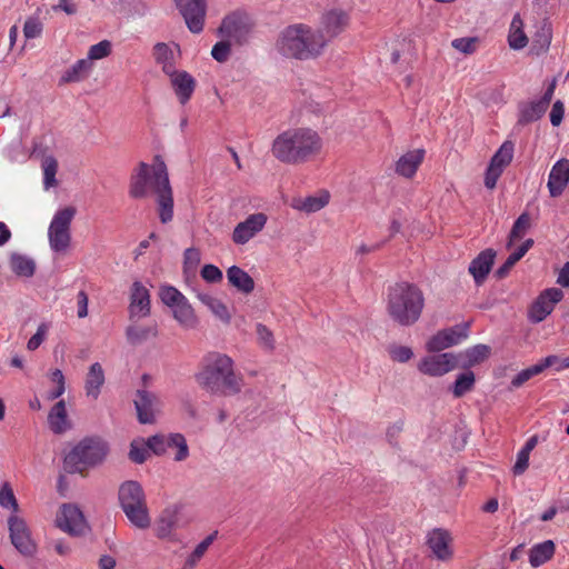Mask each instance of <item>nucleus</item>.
<instances>
[{"label": "nucleus", "instance_id": "obj_1", "mask_svg": "<svg viewBox=\"0 0 569 569\" xmlns=\"http://www.w3.org/2000/svg\"><path fill=\"white\" fill-rule=\"evenodd\" d=\"M156 194L159 218L162 223L173 219V194L166 163L158 157L152 166L140 162L131 176L129 194L134 199Z\"/></svg>", "mask_w": 569, "mask_h": 569}, {"label": "nucleus", "instance_id": "obj_2", "mask_svg": "<svg viewBox=\"0 0 569 569\" xmlns=\"http://www.w3.org/2000/svg\"><path fill=\"white\" fill-rule=\"evenodd\" d=\"M323 141L311 128H290L276 137L271 152L282 163L301 164L320 156Z\"/></svg>", "mask_w": 569, "mask_h": 569}, {"label": "nucleus", "instance_id": "obj_3", "mask_svg": "<svg viewBox=\"0 0 569 569\" xmlns=\"http://www.w3.org/2000/svg\"><path fill=\"white\" fill-rule=\"evenodd\" d=\"M326 42L322 32L300 23L289 26L280 33L277 48L286 57L305 60L319 56Z\"/></svg>", "mask_w": 569, "mask_h": 569}, {"label": "nucleus", "instance_id": "obj_4", "mask_svg": "<svg viewBox=\"0 0 569 569\" xmlns=\"http://www.w3.org/2000/svg\"><path fill=\"white\" fill-rule=\"evenodd\" d=\"M194 378L202 389L217 395H237L243 387V378L234 371L231 358H216L203 366Z\"/></svg>", "mask_w": 569, "mask_h": 569}, {"label": "nucleus", "instance_id": "obj_5", "mask_svg": "<svg viewBox=\"0 0 569 569\" xmlns=\"http://www.w3.org/2000/svg\"><path fill=\"white\" fill-rule=\"evenodd\" d=\"M421 290L408 282H399L389 288L388 311L393 320L403 326L415 323L423 309Z\"/></svg>", "mask_w": 569, "mask_h": 569}, {"label": "nucleus", "instance_id": "obj_6", "mask_svg": "<svg viewBox=\"0 0 569 569\" xmlns=\"http://www.w3.org/2000/svg\"><path fill=\"white\" fill-rule=\"evenodd\" d=\"M120 507L128 520L138 529H147L151 518L142 486L138 481H124L118 491Z\"/></svg>", "mask_w": 569, "mask_h": 569}, {"label": "nucleus", "instance_id": "obj_7", "mask_svg": "<svg viewBox=\"0 0 569 569\" xmlns=\"http://www.w3.org/2000/svg\"><path fill=\"white\" fill-rule=\"evenodd\" d=\"M108 453V445L99 437L82 439L64 458L69 472H83L87 468L101 463Z\"/></svg>", "mask_w": 569, "mask_h": 569}, {"label": "nucleus", "instance_id": "obj_8", "mask_svg": "<svg viewBox=\"0 0 569 569\" xmlns=\"http://www.w3.org/2000/svg\"><path fill=\"white\" fill-rule=\"evenodd\" d=\"M76 214L73 207H66L58 210L49 226V243L53 251L61 252L67 250L70 244V226Z\"/></svg>", "mask_w": 569, "mask_h": 569}, {"label": "nucleus", "instance_id": "obj_9", "mask_svg": "<svg viewBox=\"0 0 569 569\" xmlns=\"http://www.w3.org/2000/svg\"><path fill=\"white\" fill-rule=\"evenodd\" d=\"M8 528L10 532V540L14 548L23 556H33L37 550V545L31 538L30 530L26 521L12 515L8 519Z\"/></svg>", "mask_w": 569, "mask_h": 569}, {"label": "nucleus", "instance_id": "obj_10", "mask_svg": "<svg viewBox=\"0 0 569 569\" xmlns=\"http://www.w3.org/2000/svg\"><path fill=\"white\" fill-rule=\"evenodd\" d=\"M469 325H457L438 331L432 336L426 347L429 352H440L447 348L460 343L468 337Z\"/></svg>", "mask_w": 569, "mask_h": 569}, {"label": "nucleus", "instance_id": "obj_11", "mask_svg": "<svg viewBox=\"0 0 569 569\" xmlns=\"http://www.w3.org/2000/svg\"><path fill=\"white\" fill-rule=\"evenodd\" d=\"M176 3L188 29L192 33H200L204 26L206 0H176Z\"/></svg>", "mask_w": 569, "mask_h": 569}, {"label": "nucleus", "instance_id": "obj_12", "mask_svg": "<svg viewBox=\"0 0 569 569\" xmlns=\"http://www.w3.org/2000/svg\"><path fill=\"white\" fill-rule=\"evenodd\" d=\"M563 297V292L558 288H550L542 291L533 301L529 309V318L532 322H541L549 316L556 303Z\"/></svg>", "mask_w": 569, "mask_h": 569}, {"label": "nucleus", "instance_id": "obj_13", "mask_svg": "<svg viewBox=\"0 0 569 569\" xmlns=\"http://www.w3.org/2000/svg\"><path fill=\"white\" fill-rule=\"evenodd\" d=\"M268 217L263 212L250 214L244 221L239 222L232 232V241L236 244H246L256 237L264 227Z\"/></svg>", "mask_w": 569, "mask_h": 569}, {"label": "nucleus", "instance_id": "obj_14", "mask_svg": "<svg viewBox=\"0 0 569 569\" xmlns=\"http://www.w3.org/2000/svg\"><path fill=\"white\" fill-rule=\"evenodd\" d=\"M556 89V80H553L546 89L543 96L536 101H531L521 106L518 122L527 124L540 119L547 111Z\"/></svg>", "mask_w": 569, "mask_h": 569}, {"label": "nucleus", "instance_id": "obj_15", "mask_svg": "<svg viewBox=\"0 0 569 569\" xmlns=\"http://www.w3.org/2000/svg\"><path fill=\"white\" fill-rule=\"evenodd\" d=\"M548 368H553L556 372L569 368V358H545L537 365L521 370L511 381L512 388H519L532 377L541 373Z\"/></svg>", "mask_w": 569, "mask_h": 569}, {"label": "nucleus", "instance_id": "obj_16", "mask_svg": "<svg viewBox=\"0 0 569 569\" xmlns=\"http://www.w3.org/2000/svg\"><path fill=\"white\" fill-rule=\"evenodd\" d=\"M57 526L70 535H81L86 530V520L81 510L74 505H63L57 517Z\"/></svg>", "mask_w": 569, "mask_h": 569}, {"label": "nucleus", "instance_id": "obj_17", "mask_svg": "<svg viewBox=\"0 0 569 569\" xmlns=\"http://www.w3.org/2000/svg\"><path fill=\"white\" fill-rule=\"evenodd\" d=\"M181 506L171 505L164 508L158 517L154 526L156 536L159 539L171 538L174 530L181 527Z\"/></svg>", "mask_w": 569, "mask_h": 569}, {"label": "nucleus", "instance_id": "obj_18", "mask_svg": "<svg viewBox=\"0 0 569 569\" xmlns=\"http://www.w3.org/2000/svg\"><path fill=\"white\" fill-rule=\"evenodd\" d=\"M138 420L140 423H153L159 412L160 400L158 397L146 390H138L134 399Z\"/></svg>", "mask_w": 569, "mask_h": 569}, {"label": "nucleus", "instance_id": "obj_19", "mask_svg": "<svg viewBox=\"0 0 569 569\" xmlns=\"http://www.w3.org/2000/svg\"><path fill=\"white\" fill-rule=\"evenodd\" d=\"M150 315L149 290L139 281L132 283L130 292V320L141 319Z\"/></svg>", "mask_w": 569, "mask_h": 569}, {"label": "nucleus", "instance_id": "obj_20", "mask_svg": "<svg viewBox=\"0 0 569 569\" xmlns=\"http://www.w3.org/2000/svg\"><path fill=\"white\" fill-rule=\"evenodd\" d=\"M179 54L180 47L177 43L157 42L152 48V58L166 76L177 69V57Z\"/></svg>", "mask_w": 569, "mask_h": 569}, {"label": "nucleus", "instance_id": "obj_21", "mask_svg": "<svg viewBox=\"0 0 569 569\" xmlns=\"http://www.w3.org/2000/svg\"><path fill=\"white\" fill-rule=\"evenodd\" d=\"M451 542L452 537L446 529L436 528L428 532L427 545L439 560L446 561L452 558Z\"/></svg>", "mask_w": 569, "mask_h": 569}, {"label": "nucleus", "instance_id": "obj_22", "mask_svg": "<svg viewBox=\"0 0 569 569\" xmlns=\"http://www.w3.org/2000/svg\"><path fill=\"white\" fill-rule=\"evenodd\" d=\"M496 256V251L488 248L471 260L468 271L472 276L476 284L480 286L485 282L495 263Z\"/></svg>", "mask_w": 569, "mask_h": 569}, {"label": "nucleus", "instance_id": "obj_23", "mask_svg": "<svg viewBox=\"0 0 569 569\" xmlns=\"http://www.w3.org/2000/svg\"><path fill=\"white\" fill-rule=\"evenodd\" d=\"M168 77L179 102L186 104L194 92L196 79L189 72L178 71L177 69Z\"/></svg>", "mask_w": 569, "mask_h": 569}, {"label": "nucleus", "instance_id": "obj_24", "mask_svg": "<svg viewBox=\"0 0 569 569\" xmlns=\"http://www.w3.org/2000/svg\"><path fill=\"white\" fill-rule=\"evenodd\" d=\"M569 182V160L561 159L557 161L548 177V190L551 197L561 196Z\"/></svg>", "mask_w": 569, "mask_h": 569}, {"label": "nucleus", "instance_id": "obj_25", "mask_svg": "<svg viewBox=\"0 0 569 569\" xmlns=\"http://www.w3.org/2000/svg\"><path fill=\"white\" fill-rule=\"evenodd\" d=\"M425 154V149H415L406 152L396 162V173L403 178L411 179L423 162Z\"/></svg>", "mask_w": 569, "mask_h": 569}, {"label": "nucleus", "instance_id": "obj_26", "mask_svg": "<svg viewBox=\"0 0 569 569\" xmlns=\"http://www.w3.org/2000/svg\"><path fill=\"white\" fill-rule=\"evenodd\" d=\"M248 33L247 24L239 14L227 16L219 27V34L223 38L233 39L240 42Z\"/></svg>", "mask_w": 569, "mask_h": 569}, {"label": "nucleus", "instance_id": "obj_27", "mask_svg": "<svg viewBox=\"0 0 569 569\" xmlns=\"http://www.w3.org/2000/svg\"><path fill=\"white\" fill-rule=\"evenodd\" d=\"M457 358H422L419 370L432 377L442 376L457 367Z\"/></svg>", "mask_w": 569, "mask_h": 569}, {"label": "nucleus", "instance_id": "obj_28", "mask_svg": "<svg viewBox=\"0 0 569 569\" xmlns=\"http://www.w3.org/2000/svg\"><path fill=\"white\" fill-rule=\"evenodd\" d=\"M93 69V62L83 58L77 60L72 66L64 70L60 78V83H76L84 80Z\"/></svg>", "mask_w": 569, "mask_h": 569}, {"label": "nucleus", "instance_id": "obj_29", "mask_svg": "<svg viewBox=\"0 0 569 569\" xmlns=\"http://www.w3.org/2000/svg\"><path fill=\"white\" fill-rule=\"evenodd\" d=\"M229 283L242 293L249 295L254 289L252 277L238 266H232L227 270Z\"/></svg>", "mask_w": 569, "mask_h": 569}, {"label": "nucleus", "instance_id": "obj_30", "mask_svg": "<svg viewBox=\"0 0 569 569\" xmlns=\"http://www.w3.org/2000/svg\"><path fill=\"white\" fill-rule=\"evenodd\" d=\"M322 23L326 32L335 37L347 28L349 16L342 10H331L323 16Z\"/></svg>", "mask_w": 569, "mask_h": 569}, {"label": "nucleus", "instance_id": "obj_31", "mask_svg": "<svg viewBox=\"0 0 569 569\" xmlns=\"http://www.w3.org/2000/svg\"><path fill=\"white\" fill-rule=\"evenodd\" d=\"M329 198V193L323 192L319 196L293 199L291 206L292 208L307 213L317 212L328 204Z\"/></svg>", "mask_w": 569, "mask_h": 569}, {"label": "nucleus", "instance_id": "obj_32", "mask_svg": "<svg viewBox=\"0 0 569 569\" xmlns=\"http://www.w3.org/2000/svg\"><path fill=\"white\" fill-rule=\"evenodd\" d=\"M104 383V373L100 363H93L86 379V393L88 397L97 399L100 395V388Z\"/></svg>", "mask_w": 569, "mask_h": 569}, {"label": "nucleus", "instance_id": "obj_33", "mask_svg": "<svg viewBox=\"0 0 569 569\" xmlns=\"http://www.w3.org/2000/svg\"><path fill=\"white\" fill-rule=\"evenodd\" d=\"M556 546L552 540L535 545L530 549L529 561L532 567H539L550 560L555 555Z\"/></svg>", "mask_w": 569, "mask_h": 569}, {"label": "nucleus", "instance_id": "obj_34", "mask_svg": "<svg viewBox=\"0 0 569 569\" xmlns=\"http://www.w3.org/2000/svg\"><path fill=\"white\" fill-rule=\"evenodd\" d=\"M158 333V328L156 323L148 326H137L131 325L126 330L127 339L132 345H139L149 338L156 337Z\"/></svg>", "mask_w": 569, "mask_h": 569}, {"label": "nucleus", "instance_id": "obj_35", "mask_svg": "<svg viewBox=\"0 0 569 569\" xmlns=\"http://www.w3.org/2000/svg\"><path fill=\"white\" fill-rule=\"evenodd\" d=\"M199 300L209 308V310L222 322L229 323L231 315L227 306L218 298L207 293H199Z\"/></svg>", "mask_w": 569, "mask_h": 569}, {"label": "nucleus", "instance_id": "obj_36", "mask_svg": "<svg viewBox=\"0 0 569 569\" xmlns=\"http://www.w3.org/2000/svg\"><path fill=\"white\" fill-rule=\"evenodd\" d=\"M48 420L54 433H61L67 429V409L63 400L58 401L52 407Z\"/></svg>", "mask_w": 569, "mask_h": 569}, {"label": "nucleus", "instance_id": "obj_37", "mask_svg": "<svg viewBox=\"0 0 569 569\" xmlns=\"http://www.w3.org/2000/svg\"><path fill=\"white\" fill-rule=\"evenodd\" d=\"M523 22L519 14H516L512 18L511 24H510V31L508 37L509 46L515 49L519 50L527 46L528 38L526 33L522 30Z\"/></svg>", "mask_w": 569, "mask_h": 569}, {"label": "nucleus", "instance_id": "obj_38", "mask_svg": "<svg viewBox=\"0 0 569 569\" xmlns=\"http://www.w3.org/2000/svg\"><path fill=\"white\" fill-rule=\"evenodd\" d=\"M172 313L173 318L184 328L191 329L194 328L198 323L193 308L188 302V299L172 308Z\"/></svg>", "mask_w": 569, "mask_h": 569}, {"label": "nucleus", "instance_id": "obj_39", "mask_svg": "<svg viewBox=\"0 0 569 569\" xmlns=\"http://www.w3.org/2000/svg\"><path fill=\"white\" fill-rule=\"evenodd\" d=\"M10 267L17 276L32 277L36 270L34 261L28 257L13 253L10 258Z\"/></svg>", "mask_w": 569, "mask_h": 569}, {"label": "nucleus", "instance_id": "obj_40", "mask_svg": "<svg viewBox=\"0 0 569 569\" xmlns=\"http://www.w3.org/2000/svg\"><path fill=\"white\" fill-rule=\"evenodd\" d=\"M515 144L511 141H505L496 151L490 160V164L505 170L513 158Z\"/></svg>", "mask_w": 569, "mask_h": 569}, {"label": "nucleus", "instance_id": "obj_41", "mask_svg": "<svg viewBox=\"0 0 569 569\" xmlns=\"http://www.w3.org/2000/svg\"><path fill=\"white\" fill-rule=\"evenodd\" d=\"M530 216L527 212L521 213L515 221L512 229L509 233V240L507 247L510 248L516 241L523 238L528 229L530 228Z\"/></svg>", "mask_w": 569, "mask_h": 569}, {"label": "nucleus", "instance_id": "obj_42", "mask_svg": "<svg viewBox=\"0 0 569 569\" xmlns=\"http://www.w3.org/2000/svg\"><path fill=\"white\" fill-rule=\"evenodd\" d=\"M42 171H43V186L46 189L51 187H56L58 181L56 179V174L58 171V161L52 156H47L42 160Z\"/></svg>", "mask_w": 569, "mask_h": 569}, {"label": "nucleus", "instance_id": "obj_43", "mask_svg": "<svg viewBox=\"0 0 569 569\" xmlns=\"http://www.w3.org/2000/svg\"><path fill=\"white\" fill-rule=\"evenodd\" d=\"M159 297L161 301L171 309L187 300L177 288L168 284L160 287Z\"/></svg>", "mask_w": 569, "mask_h": 569}, {"label": "nucleus", "instance_id": "obj_44", "mask_svg": "<svg viewBox=\"0 0 569 569\" xmlns=\"http://www.w3.org/2000/svg\"><path fill=\"white\" fill-rule=\"evenodd\" d=\"M168 448L177 449V452L174 455L176 461H183L189 456L187 440L184 436L181 433H171L168 436Z\"/></svg>", "mask_w": 569, "mask_h": 569}, {"label": "nucleus", "instance_id": "obj_45", "mask_svg": "<svg viewBox=\"0 0 569 569\" xmlns=\"http://www.w3.org/2000/svg\"><path fill=\"white\" fill-rule=\"evenodd\" d=\"M475 385V375L472 371H466L456 379L452 392L456 398H460L470 391Z\"/></svg>", "mask_w": 569, "mask_h": 569}, {"label": "nucleus", "instance_id": "obj_46", "mask_svg": "<svg viewBox=\"0 0 569 569\" xmlns=\"http://www.w3.org/2000/svg\"><path fill=\"white\" fill-rule=\"evenodd\" d=\"M217 532H213L209 535L207 538H204L192 551V553L189 556V558L186 561V567L189 569H192L198 561L203 557L210 545L216 539Z\"/></svg>", "mask_w": 569, "mask_h": 569}, {"label": "nucleus", "instance_id": "obj_47", "mask_svg": "<svg viewBox=\"0 0 569 569\" xmlns=\"http://www.w3.org/2000/svg\"><path fill=\"white\" fill-rule=\"evenodd\" d=\"M480 44V39L478 37H463L457 38L451 41L452 48L463 54H472L475 53Z\"/></svg>", "mask_w": 569, "mask_h": 569}, {"label": "nucleus", "instance_id": "obj_48", "mask_svg": "<svg viewBox=\"0 0 569 569\" xmlns=\"http://www.w3.org/2000/svg\"><path fill=\"white\" fill-rule=\"evenodd\" d=\"M0 506L12 510L14 513L19 510V505L10 483L4 482L0 487Z\"/></svg>", "mask_w": 569, "mask_h": 569}, {"label": "nucleus", "instance_id": "obj_49", "mask_svg": "<svg viewBox=\"0 0 569 569\" xmlns=\"http://www.w3.org/2000/svg\"><path fill=\"white\" fill-rule=\"evenodd\" d=\"M111 51V42L109 40H102L89 48L87 59H90V61L93 62L94 60L107 58L110 56Z\"/></svg>", "mask_w": 569, "mask_h": 569}, {"label": "nucleus", "instance_id": "obj_50", "mask_svg": "<svg viewBox=\"0 0 569 569\" xmlns=\"http://www.w3.org/2000/svg\"><path fill=\"white\" fill-rule=\"evenodd\" d=\"M149 456V449L147 445L139 441H132L130 445L129 458L131 461L136 463H142L147 460Z\"/></svg>", "mask_w": 569, "mask_h": 569}, {"label": "nucleus", "instance_id": "obj_51", "mask_svg": "<svg viewBox=\"0 0 569 569\" xmlns=\"http://www.w3.org/2000/svg\"><path fill=\"white\" fill-rule=\"evenodd\" d=\"M231 52L230 42L227 40H222L217 42L211 50V56L218 62H224L228 60Z\"/></svg>", "mask_w": 569, "mask_h": 569}, {"label": "nucleus", "instance_id": "obj_52", "mask_svg": "<svg viewBox=\"0 0 569 569\" xmlns=\"http://www.w3.org/2000/svg\"><path fill=\"white\" fill-rule=\"evenodd\" d=\"M201 277L209 283L220 282L223 278L222 271L214 264H204L201 269Z\"/></svg>", "mask_w": 569, "mask_h": 569}, {"label": "nucleus", "instance_id": "obj_53", "mask_svg": "<svg viewBox=\"0 0 569 569\" xmlns=\"http://www.w3.org/2000/svg\"><path fill=\"white\" fill-rule=\"evenodd\" d=\"M42 23L38 18H29L23 26V33L27 39H33L41 34Z\"/></svg>", "mask_w": 569, "mask_h": 569}, {"label": "nucleus", "instance_id": "obj_54", "mask_svg": "<svg viewBox=\"0 0 569 569\" xmlns=\"http://www.w3.org/2000/svg\"><path fill=\"white\" fill-rule=\"evenodd\" d=\"M147 447L156 455H162L168 448V437L152 436L148 439Z\"/></svg>", "mask_w": 569, "mask_h": 569}, {"label": "nucleus", "instance_id": "obj_55", "mask_svg": "<svg viewBox=\"0 0 569 569\" xmlns=\"http://www.w3.org/2000/svg\"><path fill=\"white\" fill-rule=\"evenodd\" d=\"M49 331V326L47 323H41L37 332L29 339L27 347L30 351H34L44 340L47 333Z\"/></svg>", "mask_w": 569, "mask_h": 569}, {"label": "nucleus", "instance_id": "obj_56", "mask_svg": "<svg viewBox=\"0 0 569 569\" xmlns=\"http://www.w3.org/2000/svg\"><path fill=\"white\" fill-rule=\"evenodd\" d=\"M256 332H257L259 342L261 345H263L268 350H272V348H273L272 332L262 323L257 325Z\"/></svg>", "mask_w": 569, "mask_h": 569}, {"label": "nucleus", "instance_id": "obj_57", "mask_svg": "<svg viewBox=\"0 0 569 569\" xmlns=\"http://www.w3.org/2000/svg\"><path fill=\"white\" fill-rule=\"evenodd\" d=\"M503 170L497 167H493L489 163L486 173H485V186L492 190L496 188L498 179L501 177Z\"/></svg>", "mask_w": 569, "mask_h": 569}, {"label": "nucleus", "instance_id": "obj_58", "mask_svg": "<svg viewBox=\"0 0 569 569\" xmlns=\"http://www.w3.org/2000/svg\"><path fill=\"white\" fill-rule=\"evenodd\" d=\"M565 114V106L563 102L560 100H557L551 108L550 111V122L553 127H558L563 119Z\"/></svg>", "mask_w": 569, "mask_h": 569}, {"label": "nucleus", "instance_id": "obj_59", "mask_svg": "<svg viewBox=\"0 0 569 569\" xmlns=\"http://www.w3.org/2000/svg\"><path fill=\"white\" fill-rule=\"evenodd\" d=\"M529 466V453H527L523 450H520L517 455V461L513 466V473L515 475H521L526 471V469Z\"/></svg>", "mask_w": 569, "mask_h": 569}, {"label": "nucleus", "instance_id": "obj_60", "mask_svg": "<svg viewBox=\"0 0 569 569\" xmlns=\"http://www.w3.org/2000/svg\"><path fill=\"white\" fill-rule=\"evenodd\" d=\"M88 295L83 290L79 291L77 295V316L79 318H84L88 316Z\"/></svg>", "mask_w": 569, "mask_h": 569}, {"label": "nucleus", "instance_id": "obj_61", "mask_svg": "<svg viewBox=\"0 0 569 569\" xmlns=\"http://www.w3.org/2000/svg\"><path fill=\"white\" fill-rule=\"evenodd\" d=\"M517 262L518 260L510 254L503 264L496 271V277L498 279L505 278Z\"/></svg>", "mask_w": 569, "mask_h": 569}, {"label": "nucleus", "instance_id": "obj_62", "mask_svg": "<svg viewBox=\"0 0 569 569\" xmlns=\"http://www.w3.org/2000/svg\"><path fill=\"white\" fill-rule=\"evenodd\" d=\"M532 246L533 240L527 239L517 248L515 252L511 253V256L519 261L531 249Z\"/></svg>", "mask_w": 569, "mask_h": 569}, {"label": "nucleus", "instance_id": "obj_63", "mask_svg": "<svg viewBox=\"0 0 569 569\" xmlns=\"http://www.w3.org/2000/svg\"><path fill=\"white\" fill-rule=\"evenodd\" d=\"M491 348L487 345H477L467 351L466 356H489Z\"/></svg>", "mask_w": 569, "mask_h": 569}, {"label": "nucleus", "instance_id": "obj_64", "mask_svg": "<svg viewBox=\"0 0 569 569\" xmlns=\"http://www.w3.org/2000/svg\"><path fill=\"white\" fill-rule=\"evenodd\" d=\"M557 282L562 287H569V262H566L561 268Z\"/></svg>", "mask_w": 569, "mask_h": 569}]
</instances>
